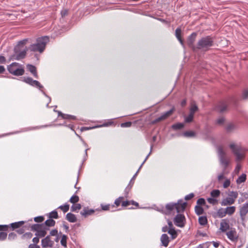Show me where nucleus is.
I'll return each mask as SVG.
<instances>
[{
	"label": "nucleus",
	"instance_id": "nucleus-13",
	"mask_svg": "<svg viewBox=\"0 0 248 248\" xmlns=\"http://www.w3.org/2000/svg\"><path fill=\"white\" fill-rule=\"evenodd\" d=\"M175 205V209L177 212L180 213L184 211L186 205V202H183L182 201L180 200L177 203H174Z\"/></svg>",
	"mask_w": 248,
	"mask_h": 248
},
{
	"label": "nucleus",
	"instance_id": "nucleus-5",
	"mask_svg": "<svg viewBox=\"0 0 248 248\" xmlns=\"http://www.w3.org/2000/svg\"><path fill=\"white\" fill-rule=\"evenodd\" d=\"M31 229L36 231V235L40 237L45 236L46 234V230H47L44 228L43 224H34L31 226Z\"/></svg>",
	"mask_w": 248,
	"mask_h": 248
},
{
	"label": "nucleus",
	"instance_id": "nucleus-26",
	"mask_svg": "<svg viewBox=\"0 0 248 248\" xmlns=\"http://www.w3.org/2000/svg\"><path fill=\"white\" fill-rule=\"evenodd\" d=\"M93 212H94V210H87V209H84L80 212V214L82 216L86 217L89 215L92 214Z\"/></svg>",
	"mask_w": 248,
	"mask_h": 248
},
{
	"label": "nucleus",
	"instance_id": "nucleus-4",
	"mask_svg": "<svg viewBox=\"0 0 248 248\" xmlns=\"http://www.w3.org/2000/svg\"><path fill=\"white\" fill-rule=\"evenodd\" d=\"M217 154L220 164L223 167L225 170L229 164V159L227 156L225 152L221 147L217 149Z\"/></svg>",
	"mask_w": 248,
	"mask_h": 248
},
{
	"label": "nucleus",
	"instance_id": "nucleus-44",
	"mask_svg": "<svg viewBox=\"0 0 248 248\" xmlns=\"http://www.w3.org/2000/svg\"><path fill=\"white\" fill-rule=\"evenodd\" d=\"M194 115L189 113V114L185 117V122L186 123H190L193 121Z\"/></svg>",
	"mask_w": 248,
	"mask_h": 248
},
{
	"label": "nucleus",
	"instance_id": "nucleus-33",
	"mask_svg": "<svg viewBox=\"0 0 248 248\" xmlns=\"http://www.w3.org/2000/svg\"><path fill=\"white\" fill-rule=\"evenodd\" d=\"M184 126L183 123H177L172 125V128L174 130L181 129Z\"/></svg>",
	"mask_w": 248,
	"mask_h": 248
},
{
	"label": "nucleus",
	"instance_id": "nucleus-53",
	"mask_svg": "<svg viewBox=\"0 0 248 248\" xmlns=\"http://www.w3.org/2000/svg\"><path fill=\"white\" fill-rule=\"evenodd\" d=\"M44 219V218L43 217L39 216L37 217H35L34 218V220L36 222H42Z\"/></svg>",
	"mask_w": 248,
	"mask_h": 248
},
{
	"label": "nucleus",
	"instance_id": "nucleus-50",
	"mask_svg": "<svg viewBox=\"0 0 248 248\" xmlns=\"http://www.w3.org/2000/svg\"><path fill=\"white\" fill-rule=\"evenodd\" d=\"M197 205H204L205 203V201L204 199L200 198L197 200Z\"/></svg>",
	"mask_w": 248,
	"mask_h": 248
},
{
	"label": "nucleus",
	"instance_id": "nucleus-40",
	"mask_svg": "<svg viewBox=\"0 0 248 248\" xmlns=\"http://www.w3.org/2000/svg\"><path fill=\"white\" fill-rule=\"evenodd\" d=\"M64 213H66L69 210V205L68 204H65L63 205H61L59 207Z\"/></svg>",
	"mask_w": 248,
	"mask_h": 248
},
{
	"label": "nucleus",
	"instance_id": "nucleus-20",
	"mask_svg": "<svg viewBox=\"0 0 248 248\" xmlns=\"http://www.w3.org/2000/svg\"><path fill=\"white\" fill-rule=\"evenodd\" d=\"M225 209V212L226 215L231 216L234 214L235 211L236 207L235 206H229L226 207Z\"/></svg>",
	"mask_w": 248,
	"mask_h": 248
},
{
	"label": "nucleus",
	"instance_id": "nucleus-15",
	"mask_svg": "<svg viewBox=\"0 0 248 248\" xmlns=\"http://www.w3.org/2000/svg\"><path fill=\"white\" fill-rule=\"evenodd\" d=\"M173 109H171L165 113H163L160 117L157 118L155 121V122L157 123L159 121L164 120L167 118L169 116H170L173 112Z\"/></svg>",
	"mask_w": 248,
	"mask_h": 248
},
{
	"label": "nucleus",
	"instance_id": "nucleus-19",
	"mask_svg": "<svg viewBox=\"0 0 248 248\" xmlns=\"http://www.w3.org/2000/svg\"><path fill=\"white\" fill-rule=\"evenodd\" d=\"M27 69L36 78H38V75L36 72V67L31 64H28L27 65Z\"/></svg>",
	"mask_w": 248,
	"mask_h": 248
},
{
	"label": "nucleus",
	"instance_id": "nucleus-56",
	"mask_svg": "<svg viewBox=\"0 0 248 248\" xmlns=\"http://www.w3.org/2000/svg\"><path fill=\"white\" fill-rule=\"evenodd\" d=\"M194 194L193 193H190L186 196H185V199L186 201L189 200L191 199L192 198L194 197Z\"/></svg>",
	"mask_w": 248,
	"mask_h": 248
},
{
	"label": "nucleus",
	"instance_id": "nucleus-23",
	"mask_svg": "<svg viewBox=\"0 0 248 248\" xmlns=\"http://www.w3.org/2000/svg\"><path fill=\"white\" fill-rule=\"evenodd\" d=\"M217 216L219 218H222L226 216V213L225 212V209L220 208H219L217 213Z\"/></svg>",
	"mask_w": 248,
	"mask_h": 248
},
{
	"label": "nucleus",
	"instance_id": "nucleus-7",
	"mask_svg": "<svg viewBox=\"0 0 248 248\" xmlns=\"http://www.w3.org/2000/svg\"><path fill=\"white\" fill-rule=\"evenodd\" d=\"M19 48L15 47V54L12 56V60H20L25 58L26 55L27 49L19 50Z\"/></svg>",
	"mask_w": 248,
	"mask_h": 248
},
{
	"label": "nucleus",
	"instance_id": "nucleus-45",
	"mask_svg": "<svg viewBox=\"0 0 248 248\" xmlns=\"http://www.w3.org/2000/svg\"><path fill=\"white\" fill-rule=\"evenodd\" d=\"M123 199V197H120L118 199H117L115 201V204H116V205L117 206H118L120 205L121 203L122 204Z\"/></svg>",
	"mask_w": 248,
	"mask_h": 248
},
{
	"label": "nucleus",
	"instance_id": "nucleus-49",
	"mask_svg": "<svg viewBox=\"0 0 248 248\" xmlns=\"http://www.w3.org/2000/svg\"><path fill=\"white\" fill-rule=\"evenodd\" d=\"M7 236V234L5 232H0V240H4Z\"/></svg>",
	"mask_w": 248,
	"mask_h": 248
},
{
	"label": "nucleus",
	"instance_id": "nucleus-62",
	"mask_svg": "<svg viewBox=\"0 0 248 248\" xmlns=\"http://www.w3.org/2000/svg\"><path fill=\"white\" fill-rule=\"evenodd\" d=\"M6 62V59L4 57L0 56V63H5Z\"/></svg>",
	"mask_w": 248,
	"mask_h": 248
},
{
	"label": "nucleus",
	"instance_id": "nucleus-17",
	"mask_svg": "<svg viewBox=\"0 0 248 248\" xmlns=\"http://www.w3.org/2000/svg\"><path fill=\"white\" fill-rule=\"evenodd\" d=\"M160 240L162 244V245L164 247H167L169 243V238L167 234H163L160 238Z\"/></svg>",
	"mask_w": 248,
	"mask_h": 248
},
{
	"label": "nucleus",
	"instance_id": "nucleus-59",
	"mask_svg": "<svg viewBox=\"0 0 248 248\" xmlns=\"http://www.w3.org/2000/svg\"><path fill=\"white\" fill-rule=\"evenodd\" d=\"M242 96L244 99L248 98V90L244 91Z\"/></svg>",
	"mask_w": 248,
	"mask_h": 248
},
{
	"label": "nucleus",
	"instance_id": "nucleus-29",
	"mask_svg": "<svg viewBox=\"0 0 248 248\" xmlns=\"http://www.w3.org/2000/svg\"><path fill=\"white\" fill-rule=\"evenodd\" d=\"M220 194V191L218 189H214L211 192V195L214 198L219 197Z\"/></svg>",
	"mask_w": 248,
	"mask_h": 248
},
{
	"label": "nucleus",
	"instance_id": "nucleus-2",
	"mask_svg": "<svg viewBox=\"0 0 248 248\" xmlns=\"http://www.w3.org/2000/svg\"><path fill=\"white\" fill-rule=\"evenodd\" d=\"M49 42V37L45 36L37 39L36 43L31 45L29 49L31 51H38L42 53L45 49L46 44Z\"/></svg>",
	"mask_w": 248,
	"mask_h": 248
},
{
	"label": "nucleus",
	"instance_id": "nucleus-22",
	"mask_svg": "<svg viewBox=\"0 0 248 248\" xmlns=\"http://www.w3.org/2000/svg\"><path fill=\"white\" fill-rule=\"evenodd\" d=\"M248 213V207L245 204L243 205V206L240 209V216L241 217L245 216Z\"/></svg>",
	"mask_w": 248,
	"mask_h": 248
},
{
	"label": "nucleus",
	"instance_id": "nucleus-34",
	"mask_svg": "<svg viewBox=\"0 0 248 248\" xmlns=\"http://www.w3.org/2000/svg\"><path fill=\"white\" fill-rule=\"evenodd\" d=\"M195 211L196 213L198 215H202L203 212V208L199 205H196L195 206Z\"/></svg>",
	"mask_w": 248,
	"mask_h": 248
},
{
	"label": "nucleus",
	"instance_id": "nucleus-25",
	"mask_svg": "<svg viewBox=\"0 0 248 248\" xmlns=\"http://www.w3.org/2000/svg\"><path fill=\"white\" fill-rule=\"evenodd\" d=\"M198 110V107L194 102H192L191 104L190 108V113L193 115Z\"/></svg>",
	"mask_w": 248,
	"mask_h": 248
},
{
	"label": "nucleus",
	"instance_id": "nucleus-55",
	"mask_svg": "<svg viewBox=\"0 0 248 248\" xmlns=\"http://www.w3.org/2000/svg\"><path fill=\"white\" fill-rule=\"evenodd\" d=\"M224 122H225V119L223 117L219 118L217 120V123L218 124H222L224 123Z\"/></svg>",
	"mask_w": 248,
	"mask_h": 248
},
{
	"label": "nucleus",
	"instance_id": "nucleus-41",
	"mask_svg": "<svg viewBox=\"0 0 248 248\" xmlns=\"http://www.w3.org/2000/svg\"><path fill=\"white\" fill-rule=\"evenodd\" d=\"M168 233L172 235V238H175L177 236V233L174 228L169 229Z\"/></svg>",
	"mask_w": 248,
	"mask_h": 248
},
{
	"label": "nucleus",
	"instance_id": "nucleus-58",
	"mask_svg": "<svg viewBox=\"0 0 248 248\" xmlns=\"http://www.w3.org/2000/svg\"><path fill=\"white\" fill-rule=\"evenodd\" d=\"M224 179H225V177L223 173L218 175L217 180L219 182H220Z\"/></svg>",
	"mask_w": 248,
	"mask_h": 248
},
{
	"label": "nucleus",
	"instance_id": "nucleus-48",
	"mask_svg": "<svg viewBox=\"0 0 248 248\" xmlns=\"http://www.w3.org/2000/svg\"><path fill=\"white\" fill-rule=\"evenodd\" d=\"M184 135L186 137H191L194 136L195 135V133L193 131H186L184 133Z\"/></svg>",
	"mask_w": 248,
	"mask_h": 248
},
{
	"label": "nucleus",
	"instance_id": "nucleus-9",
	"mask_svg": "<svg viewBox=\"0 0 248 248\" xmlns=\"http://www.w3.org/2000/svg\"><path fill=\"white\" fill-rule=\"evenodd\" d=\"M23 81L31 86L36 87L39 89L43 88V86L41 85L39 81L33 80L30 77H24Z\"/></svg>",
	"mask_w": 248,
	"mask_h": 248
},
{
	"label": "nucleus",
	"instance_id": "nucleus-47",
	"mask_svg": "<svg viewBox=\"0 0 248 248\" xmlns=\"http://www.w3.org/2000/svg\"><path fill=\"white\" fill-rule=\"evenodd\" d=\"M49 217L51 218L57 219L58 218V213L56 211H52L50 213Z\"/></svg>",
	"mask_w": 248,
	"mask_h": 248
},
{
	"label": "nucleus",
	"instance_id": "nucleus-63",
	"mask_svg": "<svg viewBox=\"0 0 248 248\" xmlns=\"http://www.w3.org/2000/svg\"><path fill=\"white\" fill-rule=\"evenodd\" d=\"M67 14H68V10L66 9H64V10H62L61 12V14H62V16H66L67 15Z\"/></svg>",
	"mask_w": 248,
	"mask_h": 248
},
{
	"label": "nucleus",
	"instance_id": "nucleus-18",
	"mask_svg": "<svg viewBox=\"0 0 248 248\" xmlns=\"http://www.w3.org/2000/svg\"><path fill=\"white\" fill-rule=\"evenodd\" d=\"M66 219L70 222L74 223L77 220L76 216L71 213H68L66 216Z\"/></svg>",
	"mask_w": 248,
	"mask_h": 248
},
{
	"label": "nucleus",
	"instance_id": "nucleus-51",
	"mask_svg": "<svg viewBox=\"0 0 248 248\" xmlns=\"http://www.w3.org/2000/svg\"><path fill=\"white\" fill-rule=\"evenodd\" d=\"M16 234L14 232H11L9 234L8 239L10 240H14L16 238Z\"/></svg>",
	"mask_w": 248,
	"mask_h": 248
},
{
	"label": "nucleus",
	"instance_id": "nucleus-24",
	"mask_svg": "<svg viewBox=\"0 0 248 248\" xmlns=\"http://www.w3.org/2000/svg\"><path fill=\"white\" fill-rule=\"evenodd\" d=\"M181 30L180 28H177L175 31V35L176 38L179 41L180 43L182 46H184V43L183 40L181 37Z\"/></svg>",
	"mask_w": 248,
	"mask_h": 248
},
{
	"label": "nucleus",
	"instance_id": "nucleus-54",
	"mask_svg": "<svg viewBox=\"0 0 248 248\" xmlns=\"http://www.w3.org/2000/svg\"><path fill=\"white\" fill-rule=\"evenodd\" d=\"M231 182L230 180L229 179H226L225 182L223 183V187L226 188L229 187L230 185Z\"/></svg>",
	"mask_w": 248,
	"mask_h": 248
},
{
	"label": "nucleus",
	"instance_id": "nucleus-21",
	"mask_svg": "<svg viewBox=\"0 0 248 248\" xmlns=\"http://www.w3.org/2000/svg\"><path fill=\"white\" fill-rule=\"evenodd\" d=\"M237 129V126L233 123L228 124L226 127V130L228 132H231Z\"/></svg>",
	"mask_w": 248,
	"mask_h": 248
},
{
	"label": "nucleus",
	"instance_id": "nucleus-57",
	"mask_svg": "<svg viewBox=\"0 0 248 248\" xmlns=\"http://www.w3.org/2000/svg\"><path fill=\"white\" fill-rule=\"evenodd\" d=\"M131 204V202L130 201H123L122 205L124 207L127 206Z\"/></svg>",
	"mask_w": 248,
	"mask_h": 248
},
{
	"label": "nucleus",
	"instance_id": "nucleus-14",
	"mask_svg": "<svg viewBox=\"0 0 248 248\" xmlns=\"http://www.w3.org/2000/svg\"><path fill=\"white\" fill-rule=\"evenodd\" d=\"M42 246L43 248H46L47 247H52L53 245V242L50 239L49 236H47L46 238L43 239L41 241Z\"/></svg>",
	"mask_w": 248,
	"mask_h": 248
},
{
	"label": "nucleus",
	"instance_id": "nucleus-64",
	"mask_svg": "<svg viewBox=\"0 0 248 248\" xmlns=\"http://www.w3.org/2000/svg\"><path fill=\"white\" fill-rule=\"evenodd\" d=\"M29 248H40V247L35 244H30L29 246Z\"/></svg>",
	"mask_w": 248,
	"mask_h": 248
},
{
	"label": "nucleus",
	"instance_id": "nucleus-1",
	"mask_svg": "<svg viewBox=\"0 0 248 248\" xmlns=\"http://www.w3.org/2000/svg\"><path fill=\"white\" fill-rule=\"evenodd\" d=\"M214 39L210 36L202 37L199 39L196 44V47H194V50L198 49L207 51L213 46Z\"/></svg>",
	"mask_w": 248,
	"mask_h": 248
},
{
	"label": "nucleus",
	"instance_id": "nucleus-28",
	"mask_svg": "<svg viewBox=\"0 0 248 248\" xmlns=\"http://www.w3.org/2000/svg\"><path fill=\"white\" fill-rule=\"evenodd\" d=\"M24 222L23 221L16 222L15 223H13L11 224V226L13 229L18 228L21 226H22L23 224H24Z\"/></svg>",
	"mask_w": 248,
	"mask_h": 248
},
{
	"label": "nucleus",
	"instance_id": "nucleus-36",
	"mask_svg": "<svg viewBox=\"0 0 248 248\" xmlns=\"http://www.w3.org/2000/svg\"><path fill=\"white\" fill-rule=\"evenodd\" d=\"M175 205L173 203H170L166 205V208L169 212H170L174 209H175Z\"/></svg>",
	"mask_w": 248,
	"mask_h": 248
},
{
	"label": "nucleus",
	"instance_id": "nucleus-39",
	"mask_svg": "<svg viewBox=\"0 0 248 248\" xmlns=\"http://www.w3.org/2000/svg\"><path fill=\"white\" fill-rule=\"evenodd\" d=\"M81 208V205H80V204L79 203L74 204L71 206V210L73 212H75L77 211V210H80Z\"/></svg>",
	"mask_w": 248,
	"mask_h": 248
},
{
	"label": "nucleus",
	"instance_id": "nucleus-43",
	"mask_svg": "<svg viewBox=\"0 0 248 248\" xmlns=\"http://www.w3.org/2000/svg\"><path fill=\"white\" fill-rule=\"evenodd\" d=\"M208 202L213 205L217 204L218 202V201L214 198H209L207 199Z\"/></svg>",
	"mask_w": 248,
	"mask_h": 248
},
{
	"label": "nucleus",
	"instance_id": "nucleus-35",
	"mask_svg": "<svg viewBox=\"0 0 248 248\" xmlns=\"http://www.w3.org/2000/svg\"><path fill=\"white\" fill-rule=\"evenodd\" d=\"M45 224L46 226H47L48 227H52L55 225V221L54 220H53L52 219H49L46 220L45 221Z\"/></svg>",
	"mask_w": 248,
	"mask_h": 248
},
{
	"label": "nucleus",
	"instance_id": "nucleus-42",
	"mask_svg": "<svg viewBox=\"0 0 248 248\" xmlns=\"http://www.w3.org/2000/svg\"><path fill=\"white\" fill-rule=\"evenodd\" d=\"M79 201V198L78 196L74 195L71 197L69 201L70 202L75 203L78 202Z\"/></svg>",
	"mask_w": 248,
	"mask_h": 248
},
{
	"label": "nucleus",
	"instance_id": "nucleus-61",
	"mask_svg": "<svg viewBox=\"0 0 248 248\" xmlns=\"http://www.w3.org/2000/svg\"><path fill=\"white\" fill-rule=\"evenodd\" d=\"M241 169V166L240 164H237L235 168V170H234V171L236 173H238L239 172V170Z\"/></svg>",
	"mask_w": 248,
	"mask_h": 248
},
{
	"label": "nucleus",
	"instance_id": "nucleus-12",
	"mask_svg": "<svg viewBox=\"0 0 248 248\" xmlns=\"http://www.w3.org/2000/svg\"><path fill=\"white\" fill-rule=\"evenodd\" d=\"M197 35V33L193 32L189 36H188L187 39V44L188 45L191 47L193 50H194V47H196V45L195 46L194 45V43L196 39V36Z\"/></svg>",
	"mask_w": 248,
	"mask_h": 248
},
{
	"label": "nucleus",
	"instance_id": "nucleus-32",
	"mask_svg": "<svg viewBox=\"0 0 248 248\" xmlns=\"http://www.w3.org/2000/svg\"><path fill=\"white\" fill-rule=\"evenodd\" d=\"M59 115H61L63 119H73V120L76 119V117L74 116L63 114L61 112H59Z\"/></svg>",
	"mask_w": 248,
	"mask_h": 248
},
{
	"label": "nucleus",
	"instance_id": "nucleus-31",
	"mask_svg": "<svg viewBox=\"0 0 248 248\" xmlns=\"http://www.w3.org/2000/svg\"><path fill=\"white\" fill-rule=\"evenodd\" d=\"M199 222L202 225H205L207 223V219L206 217H200L199 218Z\"/></svg>",
	"mask_w": 248,
	"mask_h": 248
},
{
	"label": "nucleus",
	"instance_id": "nucleus-52",
	"mask_svg": "<svg viewBox=\"0 0 248 248\" xmlns=\"http://www.w3.org/2000/svg\"><path fill=\"white\" fill-rule=\"evenodd\" d=\"M132 123L130 122H125L121 124V126L122 127H128L131 126Z\"/></svg>",
	"mask_w": 248,
	"mask_h": 248
},
{
	"label": "nucleus",
	"instance_id": "nucleus-10",
	"mask_svg": "<svg viewBox=\"0 0 248 248\" xmlns=\"http://www.w3.org/2000/svg\"><path fill=\"white\" fill-rule=\"evenodd\" d=\"M185 217L181 214H178L174 219V222L177 226L182 227L184 226V220Z\"/></svg>",
	"mask_w": 248,
	"mask_h": 248
},
{
	"label": "nucleus",
	"instance_id": "nucleus-27",
	"mask_svg": "<svg viewBox=\"0 0 248 248\" xmlns=\"http://www.w3.org/2000/svg\"><path fill=\"white\" fill-rule=\"evenodd\" d=\"M227 108V105L224 103H221L217 107V110L220 112H224Z\"/></svg>",
	"mask_w": 248,
	"mask_h": 248
},
{
	"label": "nucleus",
	"instance_id": "nucleus-46",
	"mask_svg": "<svg viewBox=\"0 0 248 248\" xmlns=\"http://www.w3.org/2000/svg\"><path fill=\"white\" fill-rule=\"evenodd\" d=\"M27 39H24L23 40H21L19 41L17 45V46L16 47H17V48H19L20 46H23L24 45H25L27 42Z\"/></svg>",
	"mask_w": 248,
	"mask_h": 248
},
{
	"label": "nucleus",
	"instance_id": "nucleus-8",
	"mask_svg": "<svg viewBox=\"0 0 248 248\" xmlns=\"http://www.w3.org/2000/svg\"><path fill=\"white\" fill-rule=\"evenodd\" d=\"M240 146L237 145L234 143H231L230 144V147L232 150L233 153L235 155L237 159L240 160L243 157V154L241 152Z\"/></svg>",
	"mask_w": 248,
	"mask_h": 248
},
{
	"label": "nucleus",
	"instance_id": "nucleus-38",
	"mask_svg": "<svg viewBox=\"0 0 248 248\" xmlns=\"http://www.w3.org/2000/svg\"><path fill=\"white\" fill-rule=\"evenodd\" d=\"M228 197L232 198L234 201L238 197V193L236 191H231L228 194Z\"/></svg>",
	"mask_w": 248,
	"mask_h": 248
},
{
	"label": "nucleus",
	"instance_id": "nucleus-30",
	"mask_svg": "<svg viewBox=\"0 0 248 248\" xmlns=\"http://www.w3.org/2000/svg\"><path fill=\"white\" fill-rule=\"evenodd\" d=\"M246 180V175L245 174H242L236 180L237 184H241L244 182Z\"/></svg>",
	"mask_w": 248,
	"mask_h": 248
},
{
	"label": "nucleus",
	"instance_id": "nucleus-3",
	"mask_svg": "<svg viewBox=\"0 0 248 248\" xmlns=\"http://www.w3.org/2000/svg\"><path fill=\"white\" fill-rule=\"evenodd\" d=\"M10 73L16 76H22L24 74L25 70L23 66L17 62H13L7 67Z\"/></svg>",
	"mask_w": 248,
	"mask_h": 248
},
{
	"label": "nucleus",
	"instance_id": "nucleus-11",
	"mask_svg": "<svg viewBox=\"0 0 248 248\" xmlns=\"http://www.w3.org/2000/svg\"><path fill=\"white\" fill-rule=\"evenodd\" d=\"M230 229L229 221L226 219L221 220L220 223L219 230L222 232H227Z\"/></svg>",
	"mask_w": 248,
	"mask_h": 248
},
{
	"label": "nucleus",
	"instance_id": "nucleus-16",
	"mask_svg": "<svg viewBox=\"0 0 248 248\" xmlns=\"http://www.w3.org/2000/svg\"><path fill=\"white\" fill-rule=\"evenodd\" d=\"M235 201H234L232 198L231 197H228L224 199H223L221 202V205L222 206H227L233 204Z\"/></svg>",
	"mask_w": 248,
	"mask_h": 248
},
{
	"label": "nucleus",
	"instance_id": "nucleus-6",
	"mask_svg": "<svg viewBox=\"0 0 248 248\" xmlns=\"http://www.w3.org/2000/svg\"><path fill=\"white\" fill-rule=\"evenodd\" d=\"M227 238L231 241L236 242L238 241L239 235L234 228H231L230 229L226 232Z\"/></svg>",
	"mask_w": 248,
	"mask_h": 248
},
{
	"label": "nucleus",
	"instance_id": "nucleus-37",
	"mask_svg": "<svg viewBox=\"0 0 248 248\" xmlns=\"http://www.w3.org/2000/svg\"><path fill=\"white\" fill-rule=\"evenodd\" d=\"M67 237L65 234L62 235V236L61 244L62 246H63L64 247H66L67 246Z\"/></svg>",
	"mask_w": 248,
	"mask_h": 248
},
{
	"label": "nucleus",
	"instance_id": "nucleus-60",
	"mask_svg": "<svg viewBox=\"0 0 248 248\" xmlns=\"http://www.w3.org/2000/svg\"><path fill=\"white\" fill-rule=\"evenodd\" d=\"M58 233V231L56 229L50 231V234L51 236H56Z\"/></svg>",
	"mask_w": 248,
	"mask_h": 248
}]
</instances>
